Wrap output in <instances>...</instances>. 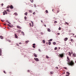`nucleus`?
<instances>
[{
	"label": "nucleus",
	"instance_id": "obj_15",
	"mask_svg": "<svg viewBox=\"0 0 76 76\" xmlns=\"http://www.w3.org/2000/svg\"><path fill=\"white\" fill-rule=\"evenodd\" d=\"M14 15H15V16H18V13H17V12H15L14 13Z\"/></svg>",
	"mask_w": 76,
	"mask_h": 76
},
{
	"label": "nucleus",
	"instance_id": "obj_34",
	"mask_svg": "<svg viewBox=\"0 0 76 76\" xmlns=\"http://www.w3.org/2000/svg\"><path fill=\"white\" fill-rule=\"evenodd\" d=\"M35 12H34L33 13V15H35Z\"/></svg>",
	"mask_w": 76,
	"mask_h": 76
},
{
	"label": "nucleus",
	"instance_id": "obj_1",
	"mask_svg": "<svg viewBox=\"0 0 76 76\" xmlns=\"http://www.w3.org/2000/svg\"><path fill=\"white\" fill-rule=\"evenodd\" d=\"M67 61L68 62V64L70 66H74V62L72 61H70V59H69V58L68 56L67 57Z\"/></svg>",
	"mask_w": 76,
	"mask_h": 76
},
{
	"label": "nucleus",
	"instance_id": "obj_12",
	"mask_svg": "<svg viewBox=\"0 0 76 76\" xmlns=\"http://www.w3.org/2000/svg\"><path fill=\"white\" fill-rule=\"evenodd\" d=\"M48 32H51V30H50V29L49 28H48Z\"/></svg>",
	"mask_w": 76,
	"mask_h": 76
},
{
	"label": "nucleus",
	"instance_id": "obj_54",
	"mask_svg": "<svg viewBox=\"0 0 76 76\" xmlns=\"http://www.w3.org/2000/svg\"><path fill=\"white\" fill-rule=\"evenodd\" d=\"M7 22L8 23H9V22L7 21Z\"/></svg>",
	"mask_w": 76,
	"mask_h": 76
},
{
	"label": "nucleus",
	"instance_id": "obj_29",
	"mask_svg": "<svg viewBox=\"0 0 76 76\" xmlns=\"http://www.w3.org/2000/svg\"><path fill=\"white\" fill-rule=\"evenodd\" d=\"M46 58H49V57L48 56H46Z\"/></svg>",
	"mask_w": 76,
	"mask_h": 76
},
{
	"label": "nucleus",
	"instance_id": "obj_41",
	"mask_svg": "<svg viewBox=\"0 0 76 76\" xmlns=\"http://www.w3.org/2000/svg\"><path fill=\"white\" fill-rule=\"evenodd\" d=\"M64 69H66V70H67V67H64Z\"/></svg>",
	"mask_w": 76,
	"mask_h": 76
},
{
	"label": "nucleus",
	"instance_id": "obj_17",
	"mask_svg": "<svg viewBox=\"0 0 76 76\" xmlns=\"http://www.w3.org/2000/svg\"><path fill=\"white\" fill-rule=\"evenodd\" d=\"M42 42L44 44H45V41L44 40H43Z\"/></svg>",
	"mask_w": 76,
	"mask_h": 76
},
{
	"label": "nucleus",
	"instance_id": "obj_38",
	"mask_svg": "<svg viewBox=\"0 0 76 76\" xmlns=\"http://www.w3.org/2000/svg\"><path fill=\"white\" fill-rule=\"evenodd\" d=\"M24 19H25V20L26 19H27L26 17L25 16V17H24Z\"/></svg>",
	"mask_w": 76,
	"mask_h": 76
},
{
	"label": "nucleus",
	"instance_id": "obj_59",
	"mask_svg": "<svg viewBox=\"0 0 76 76\" xmlns=\"http://www.w3.org/2000/svg\"><path fill=\"white\" fill-rule=\"evenodd\" d=\"M73 35H75V34H72Z\"/></svg>",
	"mask_w": 76,
	"mask_h": 76
},
{
	"label": "nucleus",
	"instance_id": "obj_11",
	"mask_svg": "<svg viewBox=\"0 0 76 76\" xmlns=\"http://www.w3.org/2000/svg\"><path fill=\"white\" fill-rule=\"evenodd\" d=\"M31 22L32 24V27H33V26H34V23L33 22L31 21Z\"/></svg>",
	"mask_w": 76,
	"mask_h": 76
},
{
	"label": "nucleus",
	"instance_id": "obj_35",
	"mask_svg": "<svg viewBox=\"0 0 76 76\" xmlns=\"http://www.w3.org/2000/svg\"><path fill=\"white\" fill-rule=\"evenodd\" d=\"M7 10V12H9V9H7V10Z\"/></svg>",
	"mask_w": 76,
	"mask_h": 76
},
{
	"label": "nucleus",
	"instance_id": "obj_30",
	"mask_svg": "<svg viewBox=\"0 0 76 76\" xmlns=\"http://www.w3.org/2000/svg\"><path fill=\"white\" fill-rule=\"evenodd\" d=\"M50 73L51 75H53V72H50Z\"/></svg>",
	"mask_w": 76,
	"mask_h": 76
},
{
	"label": "nucleus",
	"instance_id": "obj_19",
	"mask_svg": "<svg viewBox=\"0 0 76 76\" xmlns=\"http://www.w3.org/2000/svg\"><path fill=\"white\" fill-rule=\"evenodd\" d=\"M8 25L9 26V27H10V28H12V26H11V25H10L9 24H8Z\"/></svg>",
	"mask_w": 76,
	"mask_h": 76
},
{
	"label": "nucleus",
	"instance_id": "obj_24",
	"mask_svg": "<svg viewBox=\"0 0 76 76\" xmlns=\"http://www.w3.org/2000/svg\"><path fill=\"white\" fill-rule=\"evenodd\" d=\"M9 7H10V6H8L7 7V9H9Z\"/></svg>",
	"mask_w": 76,
	"mask_h": 76
},
{
	"label": "nucleus",
	"instance_id": "obj_61",
	"mask_svg": "<svg viewBox=\"0 0 76 76\" xmlns=\"http://www.w3.org/2000/svg\"><path fill=\"white\" fill-rule=\"evenodd\" d=\"M7 28L8 29H9V27H8Z\"/></svg>",
	"mask_w": 76,
	"mask_h": 76
},
{
	"label": "nucleus",
	"instance_id": "obj_40",
	"mask_svg": "<svg viewBox=\"0 0 76 76\" xmlns=\"http://www.w3.org/2000/svg\"><path fill=\"white\" fill-rule=\"evenodd\" d=\"M21 32V31L20 30H18V33L20 32Z\"/></svg>",
	"mask_w": 76,
	"mask_h": 76
},
{
	"label": "nucleus",
	"instance_id": "obj_39",
	"mask_svg": "<svg viewBox=\"0 0 76 76\" xmlns=\"http://www.w3.org/2000/svg\"><path fill=\"white\" fill-rule=\"evenodd\" d=\"M3 72L4 73H5V74H6V72L5 71H4Z\"/></svg>",
	"mask_w": 76,
	"mask_h": 76
},
{
	"label": "nucleus",
	"instance_id": "obj_2",
	"mask_svg": "<svg viewBox=\"0 0 76 76\" xmlns=\"http://www.w3.org/2000/svg\"><path fill=\"white\" fill-rule=\"evenodd\" d=\"M59 57H61V58H63V56H64V55L63 54H59Z\"/></svg>",
	"mask_w": 76,
	"mask_h": 76
},
{
	"label": "nucleus",
	"instance_id": "obj_49",
	"mask_svg": "<svg viewBox=\"0 0 76 76\" xmlns=\"http://www.w3.org/2000/svg\"><path fill=\"white\" fill-rule=\"evenodd\" d=\"M19 44H20V45L22 44V43L21 42L19 43Z\"/></svg>",
	"mask_w": 76,
	"mask_h": 76
},
{
	"label": "nucleus",
	"instance_id": "obj_48",
	"mask_svg": "<svg viewBox=\"0 0 76 76\" xmlns=\"http://www.w3.org/2000/svg\"><path fill=\"white\" fill-rule=\"evenodd\" d=\"M33 45H35V44H33Z\"/></svg>",
	"mask_w": 76,
	"mask_h": 76
},
{
	"label": "nucleus",
	"instance_id": "obj_13",
	"mask_svg": "<svg viewBox=\"0 0 76 76\" xmlns=\"http://www.w3.org/2000/svg\"><path fill=\"white\" fill-rule=\"evenodd\" d=\"M21 34H22V35H25V34L24 33V32H23V31L21 32Z\"/></svg>",
	"mask_w": 76,
	"mask_h": 76
},
{
	"label": "nucleus",
	"instance_id": "obj_58",
	"mask_svg": "<svg viewBox=\"0 0 76 76\" xmlns=\"http://www.w3.org/2000/svg\"><path fill=\"white\" fill-rule=\"evenodd\" d=\"M41 22H42H42H43L42 20H41Z\"/></svg>",
	"mask_w": 76,
	"mask_h": 76
},
{
	"label": "nucleus",
	"instance_id": "obj_64",
	"mask_svg": "<svg viewBox=\"0 0 76 76\" xmlns=\"http://www.w3.org/2000/svg\"><path fill=\"white\" fill-rule=\"evenodd\" d=\"M75 63H76V61H75Z\"/></svg>",
	"mask_w": 76,
	"mask_h": 76
},
{
	"label": "nucleus",
	"instance_id": "obj_27",
	"mask_svg": "<svg viewBox=\"0 0 76 76\" xmlns=\"http://www.w3.org/2000/svg\"><path fill=\"white\" fill-rule=\"evenodd\" d=\"M29 12L30 13H32V10H29Z\"/></svg>",
	"mask_w": 76,
	"mask_h": 76
},
{
	"label": "nucleus",
	"instance_id": "obj_33",
	"mask_svg": "<svg viewBox=\"0 0 76 76\" xmlns=\"http://www.w3.org/2000/svg\"><path fill=\"white\" fill-rule=\"evenodd\" d=\"M53 41V39H50L49 41Z\"/></svg>",
	"mask_w": 76,
	"mask_h": 76
},
{
	"label": "nucleus",
	"instance_id": "obj_23",
	"mask_svg": "<svg viewBox=\"0 0 76 76\" xmlns=\"http://www.w3.org/2000/svg\"><path fill=\"white\" fill-rule=\"evenodd\" d=\"M45 12L46 13H48V10H46L45 11Z\"/></svg>",
	"mask_w": 76,
	"mask_h": 76
},
{
	"label": "nucleus",
	"instance_id": "obj_18",
	"mask_svg": "<svg viewBox=\"0 0 76 76\" xmlns=\"http://www.w3.org/2000/svg\"><path fill=\"white\" fill-rule=\"evenodd\" d=\"M26 44H28L29 42V41L28 40L26 41Z\"/></svg>",
	"mask_w": 76,
	"mask_h": 76
},
{
	"label": "nucleus",
	"instance_id": "obj_50",
	"mask_svg": "<svg viewBox=\"0 0 76 76\" xmlns=\"http://www.w3.org/2000/svg\"><path fill=\"white\" fill-rule=\"evenodd\" d=\"M0 56H1V53H0Z\"/></svg>",
	"mask_w": 76,
	"mask_h": 76
},
{
	"label": "nucleus",
	"instance_id": "obj_10",
	"mask_svg": "<svg viewBox=\"0 0 76 76\" xmlns=\"http://www.w3.org/2000/svg\"><path fill=\"white\" fill-rule=\"evenodd\" d=\"M67 39H68V38H67V37H66V38H65L64 41H66L67 40Z\"/></svg>",
	"mask_w": 76,
	"mask_h": 76
},
{
	"label": "nucleus",
	"instance_id": "obj_32",
	"mask_svg": "<svg viewBox=\"0 0 76 76\" xmlns=\"http://www.w3.org/2000/svg\"><path fill=\"white\" fill-rule=\"evenodd\" d=\"M51 43L50 42H49V43H48L49 45H51Z\"/></svg>",
	"mask_w": 76,
	"mask_h": 76
},
{
	"label": "nucleus",
	"instance_id": "obj_6",
	"mask_svg": "<svg viewBox=\"0 0 76 76\" xmlns=\"http://www.w3.org/2000/svg\"><path fill=\"white\" fill-rule=\"evenodd\" d=\"M10 9H13V6H12V5H11V6H10Z\"/></svg>",
	"mask_w": 76,
	"mask_h": 76
},
{
	"label": "nucleus",
	"instance_id": "obj_43",
	"mask_svg": "<svg viewBox=\"0 0 76 76\" xmlns=\"http://www.w3.org/2000/svg\"><path fill=\"white\" fill-rule=\"evenodd\" d=\"M32 47H33V48H35V46H34V45H33V46H32Z\"/></svg>",
	"mask_w": 76,
	"mask_h": 76
},
{
	"label": "nucleus",
	"instance_id": "obj_28",
	"mask_svg": "<svg viewBox=\"0 0 76 76\" xmlns=\"http://www.w3.org/2000/svg\"><path fill=\"white\" fill-rule=\"evenodd\" d=\"M74 40L73 39H71V42H73Z\"/></svg>",
	"mask_w": 76,
	"mask_h": 76
},
{
	"label": "nucleus",
	"instance_id": "obj_46",
	"mask_svg": "<svg viewBox=\"0 0 76 76\" xmlns=\"http://www.w3.org/2000/svg\"><path fill=\"white\" fill-rule=\"evenodd\" d=\"M1 53V49H0V53Z\"/></svg>",
	"mask_w": 76,
	"mask_h": 76
},
{
	"label": "nucleus",
	"instance_id": "obj_63",
	"mask_svg": "<svg viewBox=\"0 0 76 76\" xmlns=\"http://www.w3.org/2000/svg\"><path fill=\"white\" fill-rule=\"evenodd\" d=\"M66 76H69V75H66Z\"/></svg>",
	"mask_w": 76,
	"mask_h": 76
},
{
	"label": "nucleus",
	"instance_id": "obj_9",
	"mask_svg": "<svg viewBox=\"0 0 76 76\" xmlns=\"http://www.w3.org/2000/svg\"><path fill=\"white\" fill-rule=\"evenodd\" d=\"M15 36L16 38H18V36L16 34H15Z\"/></svg>",
	"mask_w": 76,
	"mask_h": 76
},
{
	"label": "nucleus",
	"instance_id": "obj_22",
	"mask_svg": "<svg viewBox=\"0 0 76 76\" xmlns=\"http://www.w3.org/2000/svg\"><path fill=\"white\" fill-rule=\"evenodd\" d=\"M69 56H72V55L71 54L70 52H69Z\"/></svg>",
	"mask_w": 76,
	"mask_h": 76
},
{
	"label": "nucleus",
	"instance_id": "obj_14",
	"mask_svg": "<svg viewBox=\"0 0 76 76\" xmlns=\"http://www.w3.org/2000/svg\"><path fill=\"white\" fill-rule=\"evenodd\" d=\"M24 15H26V16H27L28 15V12H26L25 13H24Z\"/></svg>",
	"mask_w": 76,
	"mask_h": 76
},
{
	"label": "nucleus",
	"instance_id": "obj_7",
	"mask_svg": "<svg viewBox=\"0 0 76 76\" xmlns=\"http://www.w3.org/2000/svg\"><path fill=\"white\" fill-rule=\"evenodd\" d=\"M73 57H76V53H73L72 54Z\"/></svg>",
	"mask_w": 76,
	"mask_h": 76
},
{
	"label": "nucleus",
	"instance_id": "obj_42",
	"mask_svg": "<svg viewBox=\"0 0 76 76\" xmlns=\"http://www.w3.org/2000/svg\"><path fill=\"white\" fill-rule=\"evenodd\" d=\"M66 25H68L69 24V23L67 22H66Z\"/></svg>",
	"mask_w": 76,
	"mask_h": 76
},
{
	"label": "nucleus",
	"instance_id": "obj_16",
	"mask_svg": "<svg viewBox=\"0 0 76 76\" xmlns=\"http://www.w3.org/2000/svg\"><path fill=\"white\" fill-rule=\"evenodd\" d=\"M0 38L1 39H3V36H1L0 37Z\"/></svg>",
	"mask_w": 76,
	"mask_h": 76
},
{
	"label": "nucleus",
	"instance_id": "obj_52",
	"mask_svg": "<svg viewBox=\"0 0 76 76\" xmlns=\"http://www.w3.org/2000/svg\"><path fill=\"white\" fill-rule=\"evenodd\" d=\"M56 68L57 69H58V67H56Z\"/></svg>",
	"mask_w": 76,
	"mask_h": 76
},
{
	"label": "nucleus",
	"instance_id": "obj_4",
	"mask_svg": "<svg viewBox=\"0 0 76 76\" xmlns=\"http://www.w3.org/2000/svg\"><path fill=\"white\" fill-rule=\"evenodd\" d=\"M34 60L36 61H39V59L38 58H34Z\"/></svg>",
	"mask_w": 76,
	"mask_h": 76
},
{
	"label": "nucleus",
	"instance_id": "obj_3",
	"mask_svg": "<svg viewBox=\"0 0 76 76\" xmlns=\"http://www.w3.org/2000/svg\"><path fill=\"white\" fill-rule=\"evenodd\" d=\"M7 15V12L6 11H4V12H3V15Z\"/></svg>",
	"mask_w": 76,
	"mask_h": 76
},
{
	"label": "nucleus",
	"instance_id": "obj_55",
	"mask_svg": "<svg viewBox=\"0 0 76 76\" xmlns=\"http://www.w3.org/2000/svg\"><path fill=\"white\" fill-rule=\"evenodd\" d=\"M17 46H19V44H17Z\"/></svg>",
	"mask_w": 76,
	"mask_h": 76
},
{
	"label": "nucleus",
	"instance_id": "obj_31",
	"mask_svg": "<svg viewBox=\"0 0 76 76\" xmlns=\"http://www.w3.org/2000/svg\"><path fill=\"white\" fill-rule=\"evenodd\" d=\"M57 47H56L55 48V49H54V50H57Z\"/></svg>",
	"mask_w": 76,
	"mask_h": 76
},
{
	"label": "nucleus",
	"instance_id": "obj_21",
	"mask_svg": "<svg viewBox=\"0 0 76 76\" xmlns=\"http://www.w3.org/2000/svg\"><path fill=\"white\" fill-rule=\"evenodd\" d=\"M53 45H56V42H53Z\"/></svg>",
	"mask_w": 76,
	"mask_h": 76
},
{
	"label": "nucleus",
	"instance_id": "obj_60",
	"mask_svg": "<svg viewBox=\"0 0 76 76\" xmlns=\"http://www.w3.org/2000/svg\"><path fill=\"white\" fill-rule=\"evenodd\" d=\"M52 11H53V12H54V10L53 9L52 10Z\"/></svg>",
	"mask_w": 76,
	"mask_h": 76
},
{
	"label": "nucleus",
	"instance_id": "obj_51",
	"mask_svg": "<svg viewBox=\"0 0 76 76\" xmlns=\"http://www.w3.org/2000/svg\"><path fill=\"white\" fill-rule=\"evenodd\" d=\"M16 32H19L18 30L17 31H16Z\"/></svg>",
	"mask_w": 76,
	"mask_h": 76
},
{
	"label": "nucleus",
	"instance_id": "obj_57",
	"mask_svg": "<svg viewBox=\"0 0 76 76\" xmlns=\"http://www.w3.org/2000/svg\"><path fill=\"white\" fill-rule=\"evenodd\" d=\"M9 24H10V25H11V23H9Z\"/></svg>",
	"mask_w": 76,
	"mask_h": 76
},
{
	"label": "nucleus",
	"instance_id": "obj_44",
	"mask_svg": "<svg viewBox=\"0 0 76 76\" xmlns=\"http://www.w3.org/2000/svg\"><path fill=\"white\" fill-rule=\"evenodd\" d=\"M3 5H4V4L2 3L1 4V6H3Z\"/></svg>",
	"mask_w": 76,
	"mask_h": 76
},
{
	"label": "nucleus",
	"instance_id": "obj_26",
	"mask_svg": "<svg viewBox=\"0 0 76 76\" xmlns=\"http://www.w3.org/2000/svg\"><path fill=\"white\" fill-rule=\"evenodd\" d=\"M54 23H57V21H55L54 22Z\"/></svg>",
	"mask_w": 76,
	"mask_h": 76
},
{
	"label": "nucleus",
	"instance_id": "obj_36",
	"mask_svg": "<svg viewBox=\"0 0 76 76\" xmlns=\"http://www.w3.org/2000/svg\"><path fill=\"white\" fill-rule=\"evenodd\" d=\"M29 25L31 27L32 26V25H31V23H29Z\"/></svg>",
	"mask_w": 76,
	"mask_h": 76
},
{
	"label": "nucleus",
	"instance_id": "obj_47",
	"mask_svg": "<svg viewBox=\"0 0 76 76\" xmlns=\"http://www.w3.org/2000/svg\"><path fill=\"white\" fill-rule=\"evenodd\" d=\"M44 26H45V27H47V26H46V25L45 24V25H44Z\"/></svg>",
	"mask_w": 76,
	"mask_h": 76
},
{
	"label": "nucleus",
	"instance_id": "obj_62",
	"mask_svg": "<svg viewBox=\"0 0 76 76\" xmlns=\"http://www.w3.org/2000/svg\"><path fill=\"white\" fill-rule=\"evenodd\" d=\"M9 42H11V41H9Z\"/></svg>",
	"mask_w": 76,
	"mask_h": 76
},
{
	"label": "nucleus",
	"instance_id": "obj_25",
	"mask_svg": "<svg viewBox=\"0 0 76 76\" xmlns=\"http://www.w3.org/2000/svg\"><path fill=\"white\" fill-rule=\"evenodd\" d=\"M66 73L67 75H70V73H69V72H67Z\"/></svg>",
	"mask_w": 76,
	"mask_h": 76
},
{
	"label": "nucleus",
	"instance_id": "obj_56",
	"mask_svg": "<svg viewBox=\"0 0 76 76\" xmlns=\"http://www.w3.org/2000/svg\"><path fill=\"white\" fill-rule=\"evenodd\" d=\"M58 50H60V47L58 48Z\"/></svg>",
	"mask_w": 76,
	"mask_h": 76
},
{
	"label": "nucleus",
	"instance_id": "obj_53",
	"mask_svg": "<svg viewBox=\"0 0 76 76\" xmlns=\"http://www.w3.org/2000/svg\"><path fill=\"white\" fill-rule=\"evenodd\" d=\"M59 11H58L57 12V13H59Z\"/></svg>",
	"mask_w": 76,
	"mask_h": 76
},
{
	"label": "nucleus",
	"instance_id": "obj_20",
	"mask_svg": "<svg viewBox=\"0 0 76 76\" xmlns=\"http://www.w3.org/2000/svg\"><path fill=\"white\" fill-rule=\"evenodd\" d=\"M31 3H33L34 2V0H30Z\"/></svg>",
	"mask_w": 76,
	"mask_h": 76
},
{
	"label": "nucleus",
	"instance_id": "obj_37",
	"mask_svg": "<svg viewBox=\"0 0 76 76\" xmlns=\"http://www.w3.org/2000/svg\"><path fill=\"white\" fill-rule=\"evenodd\" d=\"M58 29H59V30H61V27H60L58 28Z\"/></svg>",
	"mask_w": 76,
	"mask_h": 76
},
{
	"label": "nucleus",
	"instance_id": "obj_45",
	"mask_svg": "<svg viewBox=\"0 0 76 76\" xmlns=\"http://www.w3.org/2000/svg\"><path fill=\"white\" fill-rule=\"evenodd\" d=\"M57 34L58 35H60V34L59 33H58Z\"/></svg>",
	"mask_w": 76,
	"mask_h": 76
},
{
	"label": "nucleus",
	"instance_id": "obj_5",
	"mask_svg": "<svg viewBox=\"0 0 76 76\" xmlns=\"http://www.w3.org/2000/svg\"><path fill=\"white\" fill-rule=\"evenodd\" d=\"M17 28H18V29H21V27H20V26H17Z\"/></svg>",
	"mask_w": 76,
	"mask_h": 76
},
{
	"label": "nucleus",
	"instance_id": "obj_8",
	"mask_svg": "<svg viewBox=\"0 0 76 76\" xmlns=\"http://www.w3.org/2000/svg\"><path fill=\"white\" fill-rule=\"evenodd\" d=\"M34 55L35 57H37V55L35 53H34Z\"/></svg>",
	"mask_w": 76,
	"mask_h": 76
}]
</instances>
